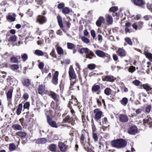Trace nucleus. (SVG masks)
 Returning <instances> with one entry per match:
<instances>
[{"label":"nucleus","instance_id":"40","mask_svg":"<svg viewBox=\"0 0 152 152\" xmlns=\"http://www.w3.org/2000/svg\"><path fill=\"white\" fill-rule=\"evenodd\" d=\"M10 67L12 70L15 71L18 69L19 66L18 64H13L11 65Z\"/></svg>","mask_w":152,"mask_h":152},{"label":"nucleus","instance_id":"5","mask_svg":"<svg viewBox=\"0 0 152 152\" xmlns=\"http://www.w3.org/2000/svg\"><path fill=\"white\" fill-rule=\"evenodd\" d=\"M47 94L50 96L56 102L59 101V95L52 91L47 92Z\"/></svg>","mask_w":152,"mask_h":152},{"label":"nucleus","instance_id":"25","mask_svg":"<svg viewBox=\"0 0 152 152\" xmlns=\"http://www.w3.org/2000/svg\"><path fill=\"white\" fill-rule=\"evenodd\" d=\"M151 118L149 115H148L144 119H143V124H151Z\"/></svg>","mask_w":152,"mask_h":152},{"label":"nucleus","instance_id":"51","mask_svg":"<svg viewBox=\"0 0 152 152\" xmlns=\"http://www.w3.org/2000/svg\"><path fill=\"white\" fill-rule=\"evenodd\" d=\"M81 39L83 42L86 43H88L90 42V40L89 39L83 36L82 37Z\"/></svg>","mask_w":152,"mask_h":152},{"label":"nucleus","instance_id":"24","mask_svg":"<svg viewBox=\"0 0 152 152\" xmlns=\"http://www.w3.org/2000/svg\"><path fill=\"white\" fill-rule=\"evenodd\" d=\"M58 22L60 27L62 28L63 27L62 19L61 17L59 15L57 17Z\"/></svg>","mask_w":152,"mask_h":152},{"label":"nucleus","instance_id":"38","mask_svg":"<svg viewBox=\"0 0 152 152\" xmlns=\"http://www.w3.org/2000/svg\"><path fill=\"white\" fill-rule=\"evenodd\" d=\"M47 120L48 124H56V121L53 120V118L50 116H48Z\"/></svg>","mask_w":152,"mask_h":152},{"label":"nucleus","instance_id":"62","mask_svg":"<svg viewBox=\"0 0 152 152\" xmlns=\"http://www.w3.org/2000/svg\"><path fill=\"white\" fill-rule=\"evenodd\" d=\"M44 64L43 62H39L38 65V67L41 70H43L44 68Z\"/></svg>","mask_w":152,"mask_h":152},{"label":"nucleus","instance_id":"11","mask_svg":"<svg viewBox=\"0 0 152 152\" xmlns=\"http://www.w3.org/2000/svg\"><path fill=\"white\" fill-rule=\"evenodd\" d=\"M75 120L73 118L71 117L69 115H67L63 119V122L64 123H68L69 124L75 123Z\"/></svg>","mask_w":152,"mask_h":152},{"label":"nucleus","instance_id":"34","mask_svg":"<svg viewBox=\"0 0 152 152\" xmlns=\"http://www.w3.org/2000/svg\"><path fill=\"white\" fill-rule=\"evenodd\" d=\"M49 150L53 152H55L56 150V145L54 144H51L49 145Z\"/></svg>","mask_w":152,"mask_h":152},{"label":"nucleus","instance_id":"26","mask_svg":"<svg viewBox=\"0 0 152 152\" xmlns=\"http://www.w3.org/2000/svg\"><path fill=\"white\" fill-rule=\"evenodd\" d=\"M22 107L23 105L22 104H20L18 105L16 111V114L18 115H19L20 114L22 110Z\"/></svg>","mask_w":152,"mask_h":152},{"label":"nucleus","instance_id":"13","mask_svg":"<svg viewBox=\"0 0 152 152\" xmlns=\"http://www.w3.org/2000/svg\"><path fill=\"white\" fill-rule=\"evenodd\" d=\"M137 127L135 126H133L130 127L128 129V133L130 134H135L137 132Z\"/></svg>","mask_w":152,"mask_h":152},{"label":"nucleus","instance_id":"7","mask_svg":"<svg viewBox=\"0 0 152 152\" xmlns=\"http://www.w3.org/2000/svg\"><path fill=\"white\" fill-rule=\"evenodd\" d=\"M93 113L95 114V119L96 120H99L101 117L102 113L99 108H96L93 111Z\"/></svg>","mask_w":152,"mask_h":152},{"label":"nucleus","instance_id":"14","mask_svg":"<svg viewBox=\"0 0 152 152\" xmlns=\"http://www.w3.org/2000/svg\"><path fill=\"white\" fill-rule=\"evenodd\" d=\"M132 2L136 6L141 7L145 4L143 0H131Z\"/></svg>","mask_w":152,"mask_h":152},{"label":"nucleus","instance_id":"63","mask_svg":"<svg viewBox=\"0 0 152 152\" xmlns=\"http://www.w3.org/2000/svg\"><path fill=\"white\" fill-rule=\"evenodd\" d=\"M90 33L93 39H94L96 37V34L95 31L94 30H91L90 31Z\"/></svg>","mask_w":152,"mask_h":152},{"label":"nucleus","instance_id":"28","mask_svg":"<svg viewBox=\"0 0 152 152\" xmlns=\"http://www.w3.org/2000/svg\"><path fill=\"white\" fill-rule=\"evenodd\" d=\"M71 99L70 100L71 101H70V102H71V103L73 104L74 105H75L76 104L79 102L75 96L72 95L71 96Z\"/></svg>","mask_w":152,"mask_h":152},{"label":"nucleus","instance_id":"35","mask_svg":"<svg viewBox=\"0 0 152 152\" xmlns=\"http://www.w3.org/2000/svg\"><path fill=\"white\" fill-rule=\"evenodd\" d=\"M103 58L104 59V62L105 63H108L110 61V55L107 53H106Z\"/></svg>","mask_w":152,"mask_h":152},{"label":"nucleus","instance_id":"2","mask_svg":"<svg viewBox=\"0 0 152 152\" xmlns=\"http://www.w3.org/2000/svg\"><path fill=\"white\" fill-rule=\"evenodd\" d=\"M127 144L126 142L122 139L115 140L111 142L112 146L118 148H124Z\"/></svg>","mask_w":152,"mask_h":152},{"label":"nucleus","instance_id":"61","mask_svg":"<svg viewBox=\"0 0 152 152\" xmlns=\"http://www.w3.org/2000/svg\"><path fill=\"white\" fill-rule=\"evenodd\" d=\"M102 125L100 127V128H101L103 131H104L105 130H106L108 129V127L109 126V125L107 124H102Z\"/></svg>","mask_w":152,"mask_h":152},{"label":"nucleus","instance_id":"37","mask_svg":"<svg viewBox=\"0 0 152 152\" xmlns=\"http://www.w3.org/2000/svg\"><path fill=\"white\" fill-rule=\"evenodd\" d=\"M112 90L110 88H106L104 90V93L107 96H109L111 94Z\"/></svg>","mask_w":152,"mask_h":152},{"label":"nucleus","instance_id":"27","mask_svg":"<svg viewBox=\"0 0 152 152\" xmlns=\"http://www.w3.org/2000/svg\"><path fill=\"white\" fill-rule=\"evenodd\" d=\"M106 18L107 21L110 24H112L113 23V19L112 16L109 15H107Z\"/></svg>","mask_w":152,"mask_h":152},{"label":"nucleus","instance_id":"6","mask_svg":"<svg viewBox=\"0 0 152 152\" xmlns=\"http://www.w3.org/2000/svg\"><path fill=\"white\" fill-rule=\"evenodd\" d=\"M116 80V78L111 75L104 76L102 77L103 81L110 82L111 83L114 82Z\"/></svg>","mask_w":152,"mask_h":152},{"label":"nucleus","instance_id":"30","mask_svg":"<svg viewBox=\"0 0 152 152\" xmlns=\"http://www.w3.org/2000/svg\"><path fill=\"white\" fill-rule=\"evenodd\" d=\"M56 50L58 54L60 55H62L63 50L62 48L60 46H58L57 45H56Z\"/></svg>","mask_w":152,"mask_h":152},{"label":"nucleus","instance_id":"10","mask_svg":"<svg viewBox=\"0 0 152 152\" xmlns=\"http://www.w3.org/2000/svg\"><path fill=\"white\" fill-rule=\"evenodd\" d=\"M58 72L56 71L52 77L51 80L52 83L55 85H56L58 83Z\"/></svg>","mask_w":152,"mask_h":152},{"label":"nucleus","instance_id":"20","mask_svg":"<svg viewBox=\"0 0 152 152\" xmlns=\"http://www.w3.org/2000/svg\"><path fill=\"white\" fill-rule=\"evenodd\" d=\"M95 53L97 56L102 58H103L105 56L106 53L102 51L99 50H96L95 51Z\"/></svg>","mask_w":152,"mask_h":152},{"label":"nucleus","instance_id":"54","mask_svg":"<svg viewBox=\"0 0 152 152\" xmlns=\"http://www.w3.org/2000/svg\"><path fill=\"white\" fill-rule=\"evenodd\" d=\"M87 67L90 70H93L95 68L96 65L94 64H90L88 65Z\"/></svg>","mask_w":152,"mask_h":152},{"label":"nucleus","instance_id":"45","mask_svg":"<svg viewBox=\"0 0 152 152\" xmlns=\"http://www.w3.org/2000/svg\"><path fill=\"white\" fill-rule=\"evenodd\" d=\"M21 57L23 62L26 61L28 58V56L27 54L26 53L21 54Z\"/></svg>","mask_w":152,"mask_h":152},{"label":"nucleus","instance_id":"46","mask_svg":"<svg viewBox=\"0 0 152 152\" xmlns=\"http://www.w3.org/2000/svg\"><path fill=\"white\" fill-rule=\"evenodd\" d=\"M35 1L38 4L42 6L43 5L44 2L46 1V0H35Z\"/></svg>","mask_w":152,"mask_h":152},{"label":"nucleus","instance_id":"29","mask_svg":"<svg viewBox=\"0 0 152 152\" xmlns=\"http://www.w3.org/2000/svg\"><path fill=\"white\" fill-rule=\"evenodd\" d=\"M47 141V140L45 138H41L37 139L36 141V142L38 144H44Z\"/></svg>","mask_w":152,"mask_h":152},{"label":"nucleus","instance_id":"36","mask_svg":"<svg viewBox=\"0 0 152 152\" xmlns=\"http://www.w3.org/2000/svg\"><path fill=\"white\" fill-rule=\"evenodd\" d=\"M17 37L15 35L11 36L8 39V41L9 42H14L16 40Z\"/></svg>","mask_w":152,"mask_h":152},{"label":"nucleus","instance_id":"31","mask_svg":"<svg viewBox=\"0 0 152 152\" xmlns=\"http://www.w3.org/2000/svg\"><path fill=\"white\" fill-rule=\"evenodd\" d=\"M128 99L126 97L123 98L120 101L121 103L124 106L126 105L128 102Z\"/></svg>","mask_w":152,"mask_h":152},{"label":"nucleus","instance_id":"59","mask_svg":"<svg viewBox=\"0 0 152 152\" xmlns=\"http://www.w3.org/2000/svg\"><path fill=\"white\" fill-rule=\"evenodd\" d=\"M29 97V94L27 93H24L22 96V98L25 100H27Z\"/></svg>","mask_w":152,"mask_h":152},{"label":"nucleus","instance_id":"16","mask_svg":"<svg viewBox=\"0 0 152 152\" xmlns=\"http://www.w3.org/2000/svg\"><path fill=\"white\" fill-rule=\"evenodd\" d=\"M119 118L120 121L122 122H126L129 120V118L127 115L123 114H120L119 116Z\"/></svg>","mask_w":152,"mask_h":152},{"label":"nucleus","instance_id":"23","mask_svg":"<svg viewBox=\"0 0 152 152\" xmlns=\"http://www.w3.org/2000/svg\"><path fill=\"white\" fill-rule=\"evenodd\" d=\"M45 89V86L42 85H39L37 88L39 94L42 95L44 92Z\"/></svg>","mask_w":152,"mask_h":152},{"label":"nucleus","instance_id":"56","mask_svg":"<svg viewBox=\"0 0 152 152\" xmlns=\"http://www.w3.org/2000/svg\"><path fill=\"white\" fill-rule=\"evenodd\" d=\"M50 55L53 57L55 58H56L57 57L56 54V53L55 49L54 48L52 49V51L50 53Z\"/></svg>","mask_w":152,"mask_h":152},{"label":"nucleus","instance_id":"4","mask_svg":"<svg viewBox=\"0 0 152 152\" xmlns=\"http://www.w3.org/2000/svg\"><path fill=\"white\" fill-rule=\"evenodd\" d=\"M47 21V18L44 15H39L36 18V22L40 25L43 24Z\"/></svg>","mask_w":152,"mask_h":152},{"label":"nucleus","instance_id":"55","mask_svg":"<svg viewBox=\"0 0 152 152\" xmlns=\"http://www.w3.org/2000/svg\"><path fill=\"white\" fill-rule=\"evenodd\" d=\"M16 148V146L13 143L10 144L9 145V149L11 151H14Z\"/></svg>","mask_w":152,"mask_h":152},{"label":"nucleus","instance_id":"18","mask_svg":"<svg viewBox=\"0 0 152 152\" xmlns=\"http://www.w3.org/2000/svg\"><path fill=\"white\" fill-rule=\"evenodd\" d=\"M105 19L102 16H100L96 22V25L98 27H100L102 24L104 23Z\"/></svg>","mask_w":152,"mask_h":152},{"label":"nucleus","instance_id":"64","mask_svg":"<svg viewBox=\"0 0 152 152\" xmlns=\"http://www.w3.org/2000/svg\"><path fill=\"white\" fill-rule=\"evenodd\" d=\"M147 8L152 12V3L151 4L147 3Z\"/></svg>","mask_w":152,"mask_h":152},{"label":"nucleus","instance_id":"21","mask_svg":"<svg viewBox=\"0 0 152 152\" xmlns=\"http://www.w3.org/2000/svg\"><path fill=\"white\" fill-rule=\"evenodd\" d=\"M16 91L17 93L15 96V101L17 102L19 101V99L21 97V93L20 88H18L17 89Z\"/></svg>","mask_w":152,"mask_h":152},{"label":"nucleus","instance_id":"41","mask_svg":"<svg viewBox=\"0 0 152 152\" xmlns=\"http://www.w3.org/2000/svg\"><path fill=\"white\" fill-rule=\"evenodd\" d=\"M10 61L12 63H19L18 58L14 56H12L10 58Z\"/></svg>","mask_w":152,"mask_h":152},{"label":"nucleus","instance_id":"50","mask_svg":"<svg viewBox=\"0 0 152 152\" xmlns=\"http://www.w3.org/2000/svg\"><path fill=\"white\" fill-rule=\"evenodd\" d=\"M146 58L149 59H152V54L148 52H146L144 53Z\"/></svg>","mask_w":152,"mask_h":152},{"label":"nucleus","instance_id":"22","mask_svg":"<svg viewBox=\"0 0 152 152\" xmlns=\"http://www.w3.org/2000/svg\"><path fill=\"white\" fill-rule=\"evenodd\" d=\"M22 84L23 86L28 87L31 84L30 80L27 78H24L22 80Z\"/></svg>","mask_w":152,"mask_h":152},{"label":"nucleus","instance_id":"1","mask_svg":"<svg viewBox=\"0 0 152 152\" xmlns=\"http://www.w3.org/2000/svg\"><path fill=\"white\" fill-rule=\"evenodd\" d=\"M81 46L77 45V46L78 49V52L80 53L83 54L85 53L86 54V58L92 59L94 57L96 58V56L91 50H90L88 48H80Z\"/></svg>","mask_w":152,"mask_h":152},{"label":"nucleus","instance_id":"44","mask_svg":"<svg viewBox=\"0 0 152 152\" xmlns=\"http://www.w3.org/2000/svg\"><path fill=\"white\" fill-rule=\"evenodd\" d=\"M102 99V96H99L98 98H96V102L97 105L99 106H102L101 101Z\"/></svg>","mask_w":152,"mask_h":152},{"label":"nucleus","instance_id":"42","mask_svg":"<svg viewBox=\"0 0 152 152\" xmlns=\"http://www.w3.org/2000/svg\"><path fill=\"white\" fill-rule=\"evenodd\" d=\"M12 127L14 129L21 130L22 129L21 126L18 124H14Z\"/></svg>","mask_w":152,"mask_h":152},{"label":"nucleus","instance_id":"47","mask_svg":"<svg viewBox=\"0 0 152 152\" xmlns=\"http://www.w3.org/2000/svg\"><path fill=\"white\" fill-rule=\"evenodd\" d=\"M128 70L129 72L133 73L136 70V68L134 66H131L128 68Z\"/></svg>","mask_w":152,"mask_h":152},{"label":"nucleus","instance_id":"9","mask_svg":"<svg viewBox=\"0 0 152 152\" xmlns=\"http://www.w3.org/2000/svg\"><path fill=\"white\" fill-rule=\"evenodd\" d=\"M117 53L118 55L121 58H123L127 56V53L125 50L123 48H118Z\"/></svg>","mask_w":152,"mask_h":152},{"label":"nucleus","instance_id":"58","mask_svg":"<svg viewBox=\"0 0 152 152\" xmlns=\"http://www.w3.org/2000/svg\"><path fill=\"white\" fill-rule=\"evenodd\" d=\"M30 106V102H27L24 104L23 107L24 109H28L29 108Z\"/></svg>","mask_w":152,"mask_h":152},{"label":"nucleus","instance_id":"48","mask_svg":"<svg viewBox=\"0 0 152 152\" xmlns=\"http://www.w3.org/2000/svg\"><path fill=\"white\" fill-rule=\"evenodd\" d=\"M125 41L127 43L130 45H132V43L131 39L129 37H126L124 39Z\"/></svg>","mask_w":152,"mask_h":152},{"label":"nucleus","instance_id":"32","mask_svg":"<svg viewBox=\"0 0 152 152\" xmlns=\"http://www.w3.org/2000/svg\"><path fill=\"white\" fill-rule=\"evenodd\" d=\"M67 48L69 49L72 50L75 48L76 47V45L72 43L67 42Z\"/></svg>","mask_w":152,"mask_h":152},{"label":"nucleus","instance_id":"39","mask_svg":"<svg viewBox=\"0 0 152 152\" xmlns=\"http://www.w3.org/2000/svg\"><path fill=\"white\" fill-rule=\"evenodd\" d=\"M62 13L65 15L68 14L70 12L69 9L67 7H64L62 10Z\"/></svg>","mask_w":152,"mask_h":152},{"label":"nucleus","instance_id":"57","mask_svg":"<svg viewBox=\"0 0 152 152\" xmlns=\"http://www.w3.org/2000/svg\"><path fill=\"white\" fill-rule=\"evenodd\" d=\"M118 10V7L117 6L113 7H111L109 10V11L111 12L114 13L115 12Z\"/></svg>","mask_w":152,"mask_h":152},{"label":"nucleus","instance_id":"19","mask_svg":"<svg viewBox=\"0 0 152 152\" xmlns=\"http://www.w3.org/2000/svg\"><path fill=\"white\" fill-rule=\"evenodd\" d=\"M58 146L60 150L63 152L65 151L67 148V146L66 145L65 142L63 143L61 142H59L58 143Z\"/></svg>","mask_w":152,"mask_h":152},{"label":"nucleus","instance_id":"52","mask_svg":"<svg viewBox=\"0 0 152 152\" xmlns=\"http://www.w3.org/2000/svg\"><path fill=\"white\" fill-rule=\"evenodd\" d=\"M81 117L83 123H84L85 122H86V123L87 124L88 122L87 121H86L85 119L86 115H85V113L83 112H82V113Z\"/></svg>","mask_w":152,"mask_h":152},{"label":"nucleus","instance_id":"53","mask_svg":"<svg viewBox=\"0 0 152 152\" xmlns=\"http://www.w3.org/2000/svg\"><path fill=\"white\" fill-rule=\"evenodd\" d=\"M17 135L20 136V137H24L26 136V133L22 132H19L16 133Z\"/></svg>","mask_w":152,"mask_h":152},{"label":"nucleus","instance_id":"12","mask_svg":"<svg viewBox=\"0 0 152 152\" xmlns=\"http://www.w3.org/2000/svg\"><path fill=\"white\" fill-rule=\"evenodd\" d=\"M141 87L148 92V94H152V88L148 84H143Z\"/></svg>","mask_w":152,"mask_h":152},{"label":"nucleus","instance_id":"49","mask_svg":"<svg viewBox=\"0 0 152 152\" xmlns=\"http://www.w3.org/2000/svg\"><path fill=\"white\" fill-rule=\"evenodd\" d=\"M43 69L42 70V73L44 72L45 73H47L49 72L50 68L49 66L48 65H46Z\"/></svg>","mask_w":152,"mask_h":152},{"label":"nucleus","instance_id":"17","mask_svg":"<svg viewBox=\"0 0 152 152\" xmlns=\"http://www.w3.org/2000/svg\"><path fill=\"white\" fill-rule=\"evenodd\" d=\"M9 13V15L6 16V18L9 22H14L16 19V16L15 14L13 13L12 15H10Z\"/></svg>","mask_w":152,"mask_h":152},{"label":"nucleus","instance_id":"33","mask_svg":"<svg viewBox=\"0 0 152 152\" xmlns=\"http://www.w3.org/2000/svg\"><path fill=\"white\" fill-rule=\"evenodd\" d=\"M84 145L86 150L88 152H94L91 149L88 147L89 146V144L88 143H84Z\"/></svg>","mask_w":152,"mask_h":152},{"label":"nucleus","instance_id":"60","mask_svg":"<svg viewBox=\"0 0 152 152\" xmlns=\"http://www.w3.org/2000/svg\"><path fill=\"white\" fill-rule=\"evenodd\" d=\"M132 83L135 86H138L140 85V82L138 80H136L133 81Z\"/></svg>","mask_w":152,"mask_h":152},{"label":"nucleus","instance_id":"15","mask_svg":"<svg viewBox=\"0 0 152 152\" xmlns=\"http://www.w3.org/2000/svg\"><path fill=\"white\" fill-rule=\"evenodd\" d=\"M69 74L70 78H74L76 77V75L75 73L73 67L71 66L69 67Z\"/></svg>","mask_w":152,"mask_h":152},{"label":"nucleus","instance_id":"8","mask_svg":"<svg viewBox=\"0 0 152 152\" xmlns=\"http://www.w3.org/2000/svg\"><path fill=\"white\" fill-rule=\"evenodd\" d=\"M100 86L97 85L96 84H94L92 86L91 88V91L92 93H96L97 94H99L101 91Z\"/></svg>","mask_w":152,"mask_h":152},{"label":"nucleus","instance_id":"43","mask_svg":"<svg viewBox=\"0 0 152 152\" xmlns=\"http://www.w3.org/2000/svg\"><path fill=\"white\" fill-rule=\"evenodd\" d=\"M34 54L39 56H42L44 54V53L41 50H35Z\"/></svg>","mask_w":152,"mask_h":152},{"label":"nucleus","instance_id":"3","mask_svg":"<svg viewBox=\"0 0 152 152\" xmlns=\"http://www.w3.org/2000/svg\"><path fill=\"white\" fill-rule=\"evenodd\" d=\"M13 92V89H10L6 94L7 99V101L8 106L10 107L12 106V98Z\"/></svg>","mask_w":152,"mask_h":152}]
</instances>
